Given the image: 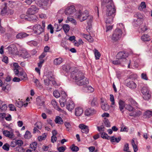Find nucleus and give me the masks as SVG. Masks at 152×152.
Here are the masks:
<instances>
[{"mask_svg":"<svg viewBox=\"0 0 152 152\" xmlns=\"http://www.w3.org/2000/svg\"><path fill=\"white\" fill-rule=\"evenodd\" d=\"M53 95L56 98H57L60 96V94L57 90H56L53 92Z\"/></svg>","mask_w":152,"mask_h":152,"instance_id":"nucleus-49","label":"nucleus"},{"mask_svg":"<svg viewBox=\"0 0 152 152\" xmlns=\"http://www.w3.org/2000/svg\"><path fill=\"white\" fill-rule=\"evenodd\" d=\"M131 143L133 148L134 152H136L138 150V148L137 146L135 143L134 141V140H132Z\"/></svg>","mask_w":152,"mask_h":152,"instance_id":"nucleus-45","label":"nucleus"},{"mask_svg":"<svg viewBox=\"0 0 152 152\" xmlns=\"http://www.w3.org/2000/svg\"><path fill=\"white\" fill-rule=\"evenodd\" d=\"M15 104V105L19 108H21L23 106V102L21 101H16Z\"/></svg>","mask_w":152,"mask_h":152,"instance_id":"nucleus-44","label":"nucleus"},{"mask_svg":"<svg viewBox=\"0 0 152 152\" xmlns=\"http://www.w3.org/2000/svg\"><path fill=\"white\" fill-rule=\"evenodd\" d=\"M38 20V17L35 15H34L33 16H32V18H31L30 19L29 18L28 20H32L33 22H36Z\"/></svg>","mask_w":152,"mask_h":152,"instance_id":"nucleus-52","label":"nucleus"},{"mask_svg":"<svg viewBox=\"0 0 152 152\" xmlns=\"http://www.w3.org/2000/svg\"><path fill=\"white\" fill-rule=\"evenodd\" d=\"M72 151L76 152L79 150V148L76 146H75L74 145H72L71 148Z\"/></svg>","mask_w":152,"mask_h":152,"instance_id":"nucleus-56","label":"nucleus"},{"mask_svg":"<svg viewBox=\"0 0 152 152\" xmlns=\"http://www.w3.org/2000/svg\"><path fill=\"white\" fill-rule=\"evenodd\" d=\"M48 29H50V33L51 34H53V29L54 28L53 27L51 24H49L48 26Z\"/></svg>","mask_w":152,"mask_h":152,"instance_id":"nucleus-59","label":"nucleus"},{"mask_svg":"<svg viewBox=\"0 0 152 152\" xmlns=\"http://www.w3.org/2000/svg\"><path fill=\"white\" fill-rule=\"evenodd\" d=\"M46 77L49 80L53 81L54 79V76L53 74L51 72H48V75H47Z\"/></svg>","mask_w":152,"mask_h":152,"instance_id":"nucleus-36","label":"nucleus"},{"mask_svg":"<svg viewBox=\"0 0 152 152\" xmlns=\"http://www.w3.org/2000/svg\"><path fill=\"white\" fill-rule=\"evenodd\" d=\"M63 61V60L62 58L59 57L55 58L53 61L54 65L57 66L59 65Z\"/></svg>","mask_w":152,"mask_h":152,"instance_id":"nucleus-25","label":"nucleus"},{"mask_svg":"<svg viewBox=\"0 0 152 152\" xmlns=\"http://www.w3.org/2000/svg\"><path fill=\"white\" fill-rule=\"evenodd\" d=\"M122 61L119 59H116V60L112 61V63L115 65H118L120 64Z\"/></svg>","mask_w":152,"mask_h":152,"instance_id":"nucleus-50","label":"nucleus"},{"mask_svg":"<svg viewBox=\"0 0 152 152\" xmlns=\"http://www.w3.org/2000/svg\"><path fill=\"white\" fill-rule=\"evenodd\" d=\"M71 77L78 86H82L89 83L88 79L84 76L83 73L80 71L75 70L72 72L71 73Z\"/></svg>","mask_w":152,"mask_h":152,"instance_id":"nucleus-1","label":"nucleus"},{"mask_svg":"<svg viewBox=\"0 0 152 152\" xmlns=\"http://www.w3.org/2000/svg\"><path fill=\"white\" fill-rule=\"evenodd\" d=\"M114 14H112V16L105 15L104 19L106 24L112 23L113 22V18H114Z\"/></svg>","mask_w":152,"mask_h":152,"instance_id":"nucleus-12","label":"nucleus"},{"mask_svg":"<svg viewBox=\"0 0 152 152\" xmlns=\"http://www.w3.org/2000/svg\"><path fill=\"white\" fill-rule=\"evenodd\" d=\"M91 105L92 106H97L98 105V102L97 101V99L94 97L93 98L91 102Z\"/></svg>","mask_w":152,"mask_h":152,"instance_id":"nucleus-32","label":"nucleus"},{"mask_svg":"<svg viewBox=\"0 0 152 152\" xmlns=\"http://www.w3.org/2000/svg\"><path fill=\"white\" fill-rule=\"evenodd\" d=\"M51 104L56 109L59 111L61 110V109L57 105V102L55 100H52L51 101Z\"/></svg>","mask_w":152,"mask_h":152,"instance_id":"nucleus-27","label":"nucleus"},{"mask_svg":"<svg viewBox=\"0 0 152 152\" xmlns=\"http://www.w3.org/2000/svg\"><path fill=\"white\" fill-rule=\"evenodd\" d=\"M117 29H120L121 30V29L124 28V27L122 23H119L117 25Z\"/></svg>","mask_w":152,"mask_h":152,"instance_id":"nucleus-61","label":"nucleus"},{"mask_svg":"<svg viewBox=\"0 0 152 152\" xmlns=\"http://www.w3.org/2000/svg\"><path fill=\"white\" fill-rule=\"evenodd\" d=\"M75 11V7L73 5H71L68 7L65 10V13L67 15L72 14Z\"/></svg>","mask_w":152,"mask_h":152,"instance_id":"nucleus-9","label":"nucleus"},{"mask_svg":"<svg viewBox=\"0 0 152 152\" xmlns=\"http://www.w3.org/2000/svg\"><path fill=\"white\" fill-rule=\"evenodd\" d=\"M62 28L65 33L68 32L70 29V26L67 24H64L62 26Z\"/></svg>","mask_w":152,"mask_h":152,"instance_id":"nucleus-35","label":"nucleus"},{"mask_svg":"<svg viewBox=\"0 0 152 152\" xmlns=\"http://www.w3.org/2000/svg\"><path fill=\"white\" fill-rule=\"evenodd\" d=\"M86 89L89 92H92L94 91V89L91 86H86Z\"/></svg>","mask_w":152,"mask_h":152,"instance_id":"nucleus-47","label":"nucleus"},{"mask_svg":"<svg viewBox=\"0 0 152 152\" xmlns=\"http://www.w3.org/2000/svg\"><path fill=\"white\" fill-rule=\"evenodd\" d=\"M89 15L88 11L87 10L84 11L83 12L81 10H80L77 14V18L81 22H82L86 20L88 18Z\"/></svg>","mask_w":152,"mask_h":152,"instance_id":"nucleus-5","label":"nucleus"},{"mask_svg":"<svg viewBox=\"0 0 152 152\" xmlns=\"http://www.w3.org/2000/svg\"><path fill=\"white\" fill-rule=\"evenodd\" d=\"M37 128L39 129H41L42 127V124L41 122L36 123L35 125Z\"/></svg>","mask_w":152,"mask_h":152,"instance_id":"nucleus-63","label":"nucleus"},{"mask_svg":"<svg viewBox=\"0 0 152 152\" xmlns=\"http://www.w3.org/2000/svg\"><path fill=\"white\" fill-rule=\"evenodd\" d=\"M3 134L5 136L7 137L13 139L15 137L14 135L13 132H10L7 130L3 131Z\"/></svg>","mask_w":152,"mask_h":152,"instance_id":"nucleus-16","label":"nucleus"},{"mask_svg":"<svg viewBox=\"0 0 152 152\" xmlns=\"http://www.w3.org/2000/svg\"><path fill=\"white\" fill-rule=\"evenodd\" d=\"M16 145L20 147L23 144V142L21 140H16Z\"/></svg>","mask_w":152,"mask_h":152,"instance_id":"nucleus-57","label":"nucleus"},{"mask_svg":"<svg viewBox=\"0 0 152 152\" xmlns=\"http://www.w3.org/2000/svg\"><path fill=\"white\" fill-rule=\"evenodd\" d=\"M55 121L56 123L59 124H62L63 123V121L62 118L58 116L56 117Z\"/></svg>","mask_w":152,"mask_h":152,"instance_id":"nucleus-29","label":"nucleus"},{"mask_svg":"<svg viewBox=\"0 0 152 152\" xmlns=\"http://www.w3.org/2000/svg\"><path fill=\"white\" fill-rule=\"evenodd\" d=\"M104 123L105 125L107 127H110V123L109 122V121L107 120H105L104 121Z\"/></svg>","mask_w":152,"mask_h":152,"instance_id":"nucleus-64","label":"nucleus"},{"mask_svg":"<svg viewBox=\"0 0 152 152\" xmlns=\"http://www.w3.org/2000/svg\"><path fill=\"white\" fill-rule=\"evenodd\" d=\"M142 114L140 110H137L133 111L129 114V115L131 116L136 117L139 116Z\"/></svg>","mask_w":152,"mask_h":152,"instance_id":"nucleus-22","label":"nucleus"},{"mask_svg":"<svg viewBox=\"0 0 152 152\" xmlns=\"http://www.w3.org/2000/svg\"><path fill=\"white\" fill-rule=\"evenodd\" d=\"M18 77L20 78L21 80H26L27 79V76L26 73L23 71L20 72L18 75Z\"/></svg>","mask_w":152,"mask_h":152,"instance_id":"nucleus-17","label":"nucleus"},{"mask_svg":"<svg viewBox=\"0 0 152 152\" xmlns=\"http://www.w3.org/2000/svg\"><path fill=\"white\" fill-rule=\"evenodd\" d=\"M35 3L39 7L42 6V0H34Z\"/></svg>","mask_w":152,"mask_h":152,"instance_id":"nucleus-62","label":"nucleus"},{"mask_svg":"<svg viewBox=\"0 0 152 152\" xmlns=\"http://www.w3.org/2000/svg\"><path fill=\"white\" fill-rule=\"evenodd\" d=\"M8 9L7 7H5L1 10V14L3 16L7 15Z\"/></svg>","mask_w":152,"mask_h":152,"instance_id":"nucleus-40","label":"nucleus"},{"mask_svg":"<svg viewBox=\"0 0 152 152\" xmlns=\"http://www.w3.org/2000/svg\"><path fill=\"white\" fill-rule=\"evenodd\" d=\"M119 104V108L122 113H124L123 110L125 107L126 104L125 102L121 99H119L118 102Z\"/></svg>","mask_w":152,"mask_h":152,"instance_id":"nucleus-15","label":"nucleus"},{"mask_svg":"<svg viewBox=\"0 0 152 152\" xmlns=\"http://www.w3.org/2000/svg\"><path fill=\"white\" fill-rule=\"evenodd\" d=\"M75 104L71 100L69 101L66 104V108L69 111H72L75 107Z\"/></svg>","mask_w":152,"mask_h":152,"instance_id":"nucleus-14","label":"nucleus"},{"mask_svg":"<svg viewBox=\"0 0 152 152\" xmlns=\"http://www.w3.org/2000/svg\"><path fill=\"white\" fill-rule=\"evenodd\" d=\"M67 19L69 21L71 22L72 23H73L74 25H76L77 24L76 21L73 18H71L68 17Z\"/></svg>","mask_w":152,"mask_h":152,"instance_id":"nucleus-58","label":"nucleus"},{"mask_svg":"<svg viewBox=\"0 0 152 152\" xmlns=\"http://www.w3.org/2000/svg\"><path fill=\"white\" fill-rule=\"evenodd\" d=\"M62 69L64 71L68 72L70 71L71 67L69 64L64 65L62 66Z\"/></svg>","mask_w":152,"mask_h":152,"instance_id":"nucleus-31","label":"nucleus"},{"mask_svg":"<svg viewBox=\"0 0 152 152\" xmlns=\"http://www.w3.org/2000/svg\"><path fill=\"white\" fill-rule=\"evenodd\" d=\"M121 140V137H119L118 138L115 137L114 136H112L110 137V140L112 142H116L118 143Z\"/></svg>","mask_w":152,"mask_h":152,"instance_id":"nucleus-28","label":"nucleus"},{"mask_svg":"<svg viewBox=\"0 0 152 152\" xmlns=\"http://www.w3.org/2000/svg\"><path fill=\"white\" fill-rule=\"evenodd\" d=\"M93 19V17L91 16L88 15L87 18L86 19L87 20V23L88 25L90 26Z\"/></svg>","mask_w":152,"mask_h":152,"instance_id":"nucleus-43","label":"nucleus"},{"mask_svg":"<svg viewBox=\"0 0 152 152\" xmlns=\"http://www.w3.org/2000/svg\"><path fill=\"white\" fill-rule=\"evenodd\" d=\"M9 86H10L8 85L6 86H3L2 88V90L5 92H7L10 89V88L9 87Z\"/></svg>","mask_w":152,"mask_h":152,"instance_id":"nucleus-48","label":"nucleus"},{"mask_svg":"<svg viewBox=\"0 0 152 152\" xmlns=\"http://www.w3.org/2000/svg\"><path fill=\"white\" fill-rule=\"evenodd\" d=\"M83 108L80 107L76 108L75 109V114L76 116H80L83 113Z\"/></svg>","mask_w":152,"mask_h":152,"instance_id":"nucleus-19","label":"nucleus"},{"mask_svg":"<svg viewBox=\"0 0 152 152\" xmlns=\"http://www.w3.org/2000/svg\"><path fill=\"white\" fill-rule=\"evenodd\" d=\"M96 111L91 108L87 109L85 111V115L86 116H90L95 114Z\"/></svg>","mask_w":152,"mask_h":152,"instance_id":"nucleus-11","label":"nucleus"},{"mask_svg":"<svg viewBox=\"0 0 152 152\" xmlns=\"http://www.w3.org/2000/svg\"><path fill=\"white\" fill-rule=\"evenodd\" d=\"M45 102L43 99L40 97H38L37 98V104L38 105L43 106L44 105Z\"/></svg>","mask_w":152,"mask_h":152,"instance_id":"nucleus-23","label":"nucleus"},{"mask_svg":"<svg viewBox=\"0 0 152 152\" xmlns=\"http://www.w3.org/2000/svg\"><path fill=\"white\" fill-rule=\"evenodd\" d=\"M146 7V5L145 2H142L140 4V6L139 7V9L141 10V9H145Z\"/></svg>","mask_w":152,"mask_h":152,"instance_id":"nucleus-53","label":"nucleus"},{"mask_svg":"<svg viewBox=\"0 0 152 152\" xmlns=\"http://www.w3.org/2000/svg\"><path fill=\"white\" fill-rule=\"evenodd\" d=\"M141 92L143 94V99L146 100L149 99L151 97V94L149 89L147 86L143 87L141 89Z\"/></svg>","mask_w":152,"mask_h":152,"instance_id":"nucleus-6","label":"nucleus"},{"mask_svg":"<svg viewBox=\"0 0 152 152\" xmlns=\"http://www.w3.org/2000/svg\"><path fill=\"white\" fill-rule=\"evenodd\" d=\"M128 101L129 104H126L125 108L126 109L129 111H133L135 109L130 105V104L134 106H136V107H138V104L135 101L131 98L129 99H128Z\"/></svg>","mask_w":152,"mask_h":152,"instance_id":"nucleus-4","label":"nucleus"},{"mask_svg":"<svg viewBox=\"0 0 152 152\" xmlns=\"http://www.w3.org/2000/svg\"><path fill=\"white\" fill-rule=\"evenodd\" d=\"M8 107L10 108V111L16 110V108L15 105L12 104H10L8 105Z\"/></svg>","mask_w":152,"mask_h":152,"instance_id":"nucleus-51","label":"nucleus"},{"mask_svg":"<svg viewBox=\"0 0 152 152\" xmlns=\"http://www.w3.org/2000/svg\"><path fill=\"white\" fill-rule=\"evenodd\" d=\"M97 128L98 131L99 132V133L104 132L105 129L104 126L103 125H102L100 126H97Z\"/></svg>","mask_w":152,"mask_h":152,"instance_id":"nucleus-42","label":"nucleus"},{"mask_svg":"<svg viewBox=\"0 0 152 152\" xmlns=\"http://www.w3.org/2000/svg\"><path fill=\"white\" fill-rule=\"evenodd\" d=\"M39 9L35 5H32L28 8L27 12V14L29 15H34L37 12Z\"/></svg>","mask_w":152,"mask_h":152,"instance_id":"nucleus-8","label":"nucleus"},{"mask_svg":"<svg viewBox=\"0 0 152 152\" xmlns=\"http://www.w3.org/2000/svg\"><path fill=\"white\" fill-rule=\"evenodd\" d=\"M20 56L24 58H27L30 56V55L27 51L24 49L21 51Z\"/></svg>","mask_w":152,"mask_h":152,"instance_id":"nucleus-20","label":"nucleus"},{"mask_svg":"<svg viewBox=\"0 0 152 152\" xmlns=\"http://www.w3.org/2000/svg\"><path fill=\"white\" fill-rule=\"evenodd\" d=\"M62 28V26L59 24H54V28L56 29V31H60Z\"/></svg>","mask_w":152,"mask_h":152,"instance_id":"nucleus-39","label":"nucleus"},{"mask_svg":"<svg viewBox=\"0 0 152 152\" xmlns=\"http://www.w3.org/2000/svg\"><path fill=\"white\" fill-rule=\"evenodd\" d=\"M122 32L120 29H116L113 31L111 39L113 42H116L121 38Z\"/></svg>","mask_w":152,"mask_h":152,"instance_id":"nucleus-3","label":"nucleus"},{"mask_svg":"<svg viewBox=\"0 0 152 152\" xmlns=\"http://www.w3.org/2000/svg\"><path fill=\"white\" fill-rule=\"evenodd\" d=\"M128 56L127 53L124 51H120L116 55V59H119L122 61V59H125Z\"/></svg>","mask_w":152,"mask_h":152,"instance_id":"nucleus-10","label":"nucleus"},{"mask_svg":"<svg viewBox=\"0 0 152 152\" xmlns=\"http://www.w3.org/2000/svg\"><path fill=\"white\" fill-rule=\"evenodd\" d=\"M101 105L102 108L103 110L107 111L109 110V106L107 104L102 103Z\"/></svg>","mask_w":152,"mask_h":152,"instance_id":"nucleus-30","label":"nucleus"},{"mask_svg":"<svg viewBox=\"0 0 152 152\" xmlns=\"http://www.w3.org/2000/svg\"><path fill=\"white\" fill-rule=\"evenodd\" d=\"M29 34L25 32H21L17 34L16 36V38L17 39H23L28 36Z\"/></svg>","mask_w":152,"mask_h":152,"instance_id":"nucleus-21","label":"nucleus"},{"mask_svg":"<svg viewBox=\"0 0 152 152\" xmlns=\"http://www.w3.org/2000/svg\"><path fill=\"white\" fill-rule=\"evenodd\" d=\"M9 145L7 143L4 144L2 147V148L4 150L8 151L9 150Z\"/></svg>","mask_w":152,"mask_h":152,"instance_id":"nucleus-54","label":"nucleus"},{"mask_svg":"<svg viewBox=\"0 0 152 152\" xmlns=\"http://www.w3.org/2000/svg\"><path fill=\"white\" fill-rule=\"evenodd\" d=\"M37 146V143L36 142H34L30 145V148L34 151H35Z\"/></svg>","mask_w":152,"mask_h":152,"instance_id":"nucleus-41","label":"nucleus"},{"mask_svg":"<svg viewBox=\"0 0 152 152\" xmlns=\"http://www.w3.org/2000/svg\"><path fill=\"white\" fill-rule=\"evenodd\" d=\"M102 5V6L107 5V10L105 15L112 16L113 14L115 17L116 14V9L112 0H103Z\"/></svg>","mask_w":152,"mask_h":152,"instance_id":"nucleus-2","label":"nucleus"},{"mask_svg":"<svg viewBox=\"0 0 152 152\" xmlns=\"http://www.w3.org/2000/svg\"><path fill=\"white\" fill-rule=\"evenodd\" d=\"M74 45L77 47H79L81 45H82L83 42L82 41V40L81 39H79L78 40V41L75 40L74 41Z\"/></svg>","mask_w":152,"mask_h":152,"instance_id":"nucleus-34","label":"nucleus"},{"mask_svg":"<svg viewBox=\"0 0 152 152\" xmlns=\"http://www.w3.org/2000/svg\"><path fill=\"white\" fill-rule=\"evenodd\" d=\"M99 134H101V137L102 138L107 140L109 139L108 138L109 137L108 136V135L104 132L99 133Z\"/></svg>","mask_w":152,"mask_h":152,"instance_id":"nucleus-38","label":"nucleus"},{"mask_svg":"<svg viewBox=\"0 0 152 152\" xmlns=\"http://www.w3.org/2000/svg\"><path fill=\"white\" fill-rule=\"evenodd\" d=\"M126 84L127 86L132 89L135 88L137 86L135 83L132 80L127 81Z\"/></svg>","mask_w":152,"mask_h":152,"instance_id":"nucleus-18","label":"nucleus"},{"mask_svg":"<svg viewBox=\"0 0 152 152\" xmlns=\"http://www.w3.org/2000/svg\"><path fill=\"white\" fill-rule=\"evenodd\" d=\"M31 133L29 131H27L24 135V137L26 139H29L31 137Z\"/></svg>","mask_w":152,"mask_h":152,"instance_id":"nucleus-37","label":"nucleus"},{"mask_svg":"<svg viewBox=\"0 0 152 152\" xmlns=\"http://www.w3.org/2000/svg\"><path fill=\"white\" fill-rule=\"evenodd\" d=\"M110 99L111 102V104L112 105H114L115 104V100L114 96L113 95H110Z\"/></svg>","mask_w":152,"mask_h":152,"instance_id":"nucleus-60","label":"nucleus"},{"mask_svg":"<svg viewBox=\"0 0 152 152\" xmlns=\"http://www.w3.org/2000/svg\"><path fill=\"white\" fill-rule=\"evenodd\" d=\"M143 117L145 118H149L152 116V111L147 110L144 113Z\"/></svg>","mask_w":152,"mask_h":152,"instance_id":"nucleus-26","label":"nucleus"},{"mask_svg":"<svg viewBox=\"0 0 152 152\" xmlns=\"http://www.w3.org/2000/svg\"><path fill=\"white\" fill-rule=\"evenodd\" d=\"M94 54L96 60L99 59L101 56L100 53L96 49H94Z\"/></svg>","mask_w":152,"mask_h":152,"instance_id":"nucleus-33","label":"nucleus"},{"mask_svg":"<svg viewBox=\"0 0 152 152\" xmlns=\"http://www.w3.org/2000/svg\"><path fill=\"white\" fill-rule=\"evenodd\" d=\"M33 29L34 33L37 35H39L44 31L43 28L39 24L34 25L33 27Z\"/></svg>","mask_w":152,"mask_h":152,"instance_id":"nucleus-7","label":"nucleus"},{"mask_svg":"<svg viewBox=\"0 0 152 152\" xmlns=\"http://www.w3.org/2000/svg\"><path fill=\"white\" fill-rule=\"evenodd\" d=\"M16 152H24L25 150L22 147L18 146L15 148Z\"/></svg>","mask_w":152,"mask_h":152,"instance_id":"nucleus-46","label":"nucleus"},{"mask_svg":"<svg viewBox=\"0 0 152 152\" xmlns=\"http://www.w3.org/2000/svg\"><path fill=\"white\" fill-rule=\"evenodd\" d=\"M79 127L81 129L82 133L87 134L89 132L88 127L87 126L81 124L79 125Z\"/></svg>","mask_w":152,"mask_h":152,"instance_id":"nucleus-13","label":"nucleus"},{"mask_svg":"<svg viewBox=\"0 0 152 152\" xmlns=\"http://www.w3.org/2000/svg\"><path fill=\"white\" fill-rule=\"evenodd\" d=\"M141 39L144 42H148L150 40V36L147 34H144L141 37Z\"/></svg>","mask_w":152,"mask_h":152,"instance_id":"nucleus-24","label":"nucleus"},{"mask_svg":"<svg viewBox=\"0 0 152 152\" xmlns=\"http://www.w3.org/2000/svg\"><path fill=\"white\" fill-rule=\"evenodd\" d=\"M57 149L59 152H64L66 150V147L65 146H61L57 148Z\"/></svg>","mask_w":152,"mask_h":152,"instance_id":"nucleus-55","label":"nucleus"}]
</instances>
